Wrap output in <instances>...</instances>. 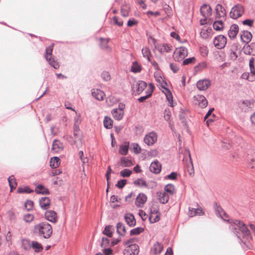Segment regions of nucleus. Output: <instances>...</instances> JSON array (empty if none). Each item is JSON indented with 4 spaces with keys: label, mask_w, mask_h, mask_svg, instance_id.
Wrapping results in <instances>:
<instances>
[{
    "label": "nucleus",
    "mask_w": 255,
    "mask_h": 255,
    "mask_svg": "<svg viewBox=\"0 0 255 255\" xmlns=\"http://www.w3.org/2000/svg\"><path fill=\"white\" fill-rule=\"evenodd\" d=\"M230 229L236 235L243 244L250 249L253 238L247 226L243 222L236 220L233 222Z\"/></svg>",
    "instance_id": "obj_1"
},
{
    "label": "nucleus",
    "mask_w": 255,
    "mask_h": 255,
    "mask_svg": "<svg viewBox=\"0 0 255 255\" xmlns=\"http://www.w3.org/2000/svg\"><path fill=\"white\" fill-rule=\"evenodd\" d=\"M34 232L40 237L49 239L52 234V228L50 224L46 222L40 223L34 226Z\"/></svg>",
    "instance_id": "obj_2"
},
{
    "label": "nucleus",
    "mask_w": 255,
    "mask_h": 255,
    "mask_svg": "<svg viewBox=\"0 0 255 255\" xmlns=\"http://www.w3.org/2000/svg\"><path fill=\"white\" fill-rule=\"evenodd\" d=\"M255 59L252 57L249 61V66L250 69V74L249 73L245 72L242 76V79H247L249 81H254L255 80V68L254 66Z\"/></svg>",
    "instance_id": "obj_3"
},
{
    "label": "nucleus",
    "mask_w": 255,
    "mask_h": 255,
    "mask_svg": "<svg viewBox=\"0 0 255 255\" xmlns=\"http://www.w3.org/2000/svg\"><path fill=\"white\" fill-rule=\"evenodd\" d=\"M53 44L47 47L45 52V58L48 62L49 64L54 69H58L59 67V63L54 60L52 57Z\"/></svg>",
    "instance_id": "obj_4"
},
{
    "label": "nucleus",
    "mask_w": 255,
    "mask_h": 255,
    "mask_svg": "<svg viewBox=\"0 0 255 255\" xmlns=\"http://www.w3.org/2000/svg\"><path fill=\"white\" fill-rule=\"evenodd\" d=\"M131 90L133 94L139 95L141 94L147 86V84L143 81H134L131 84Z\"/></svg>",
    "instance_id": "obj_5"
},
{
    "label": "nucleus",
    "mask_w": 255,
    "mask_h": 255,
    "mask_svg": "<svg viewBox=\"0 0 255 255\" xmlns=\"http://www.w3.org/2000/svg\"><path fill=\"white\" fill-rule=\"evenodd\" d=\"M245 12V8L241 4H237L234 5L231 9L230 12V17L236 19L242 16Z\"/></svg>",
    "instance_id": "obj_6"
},
{
    "label": "nucleus",
    "mask_w": 255,
    "mask_h": 255,
    "mask_svg": "<svg viewBox=\"0 0 255 255\" xmlns=\"http://www.w3.org/2000/svg\"><path fill=\"white\" fill-rule=\"evenodd\" d=\"M188 55L187 49L183 46L177 48L173 53V58L175 61H181Z\"/></svg>",
    "instance_id": "obj_7"
},
{
    "label": "nucleus",
    "mask_w": 255,
    "mask_h": 255,
    "mask_svg": "<svg viewBox=\"0 0 255 255\" xmlns=\"http://www.w3.org/2000/svg\"><path fill=\"white\" fill-rule=\"evenodd\" d=\"M213 43L217 49H221L225 47L227 43L226 37L223 35H219L214 38Z\"/></svg>",
    "instance_id": "obj_8"
},
{
    "label": "nucleus",
    "mask_w": 255,
    "mask_h": 255,
    "mask_svg": "<svg viewBox=\"0 0 255 255\" xmlns=\"http://www.w3.org/2000/svg\"><path fill=\"white\" fill-rule=\"evenodd\" d=\"M172 49V46L167 43H159L156 44L154 51H158L161 54H164L165 53L169 52Z\"/></svg>",
    "instance_id": "obj_9"
},
{
    "label": "nucleus",
    "mask_w": 255,
    "mask_h": 255,
    "mask_svg": "<svg viewBox=\"0 0 255 255\" xmlns=\"http://www.w3.org/2000/svg\"><path fill=\"white\" fill-rule=\"evenodd\" d=\"M157 139V135L154 132H150L144 137V142L148 146L152 145Z\"/></svg>",
    "instance_id": "obj_10"
},
{
    "label": "nucleus",
    "mask_w": 255,
    "mask_h": 255,
    "mask_svg": "<svg viewBox=\"0 0 255 255\" xmlns=\"http://www.w3.org/2000/svg\"><path fill=\"white\" fill-rule=\"evenodd\" d=\"M215 19H225L226 12L225 8L220 4H218L216 6Z\"/></svg>",
    "instance_id": "obj_11"
},
{
    "label": "nucleus",
    "mask_w": 255,
    "mask_h": 255,
    "mask_svg": "<svg viewBox=\"0 0 255 255\" xmlns=\"http://www.w3.org/2000/svg\"><path fill=\"white\" fill-rule=\"evenodd\" d=\"M74 137H72V141H70L72 145H75L77 148L82 147L83 144L82 135L80 133H74Z\"/></svg>",
    "instance_id": "obj_12"
},
{
    "label": "nucleus",
    "mask_w": 255,
    "mask_h": 255,
    "mask_svg": "<svg viewBox=\"0 0 255 255\" xmlns=\"http://www.w3.org/2000/svg\"><path fill=\"white\" fill-rule=\"evenodd\" d=\"M193 99L195 104H198V106L202 108H205L208 105V101L206 98L201 95H197L194 96Z\"/></svg>",
    "instance_id": "obj_13"
},
{
    "label": "nucleus",
    "mask_w": 255,
    "mask_h": 255,
    "mask_svg": "<svg viewBox=\"0 0 255 255\" xmlns=\"http://www.w3.org/2000/svg\"><path fill=\"white\" fill-rule=\"evenodd\" d=\"M214 209L215 210L216 214L218 216L221 217L225 221H230L227 214L225 212L223 209L217 204V203H215L214 204Z\"/></svg>",
    "instance_id": "obj_14"
},
{
    "label": "nucleus",
    "mask_w": 255,
    "mask_h": 255,
    "mask_svg": "<svg viewBox=\"0 0 255 255\" xmlns=\"http://www.w3.org/2000/svg\"><path fill=\"white\" fill-rule=\"evenodd\" d=\"M139 247L137 245H131L124 251V255H137L139 253Z\"/></svg>",
    "instance_id": "obj_15"
},
{
    "label": "nucleus",
    "mask_w": 255,
    "mask_h": 255,
    "mask_svg": "<svg viewBox=\"0 0 255 255\" xmlns=\"http://www.w3.org/2000/svg\"><path fill=\"white\" fill-rule=\"evenodd\" d=\"M211 81L208 79H202L198 81L197 83V87L200 91L206 90L210 86Z\"/></svg>",
    "instance_id": "obj_16"
},
{
    "label": "nucleus",
    "mask_w": 255,
    "mask_h": 255,
    "mask_svg": "<svg viewBox=\"0 0 255 255\" xmlns=\"http://www.w3.org/2000/svg\"><path fill=\"white\" fill-rule=\"evenodd\" d=\"M212 8L211 6L207 4H204L201 6L200 12L201 15L205 18H208L212 14Z\"/></svg>",
    "instance_id": "obj_17"
},
{
    "label": "nucleus",
    "mask_w": 255,
    "mask_h": 255,
    "mask_svg": "<svg viewBox=\"0 0 255 255\" xmlns=\"http://www.w3.org/2000/svg\"><path fill=\"white\" fill-rule=\"evenodd\" d=\"M157 199L162 204H165L169 201V195L163 191H158L156 193Z\"/></svg>",
    "instance_id": "obj_18"
},
{
    "label": "nucleus",
    "mask_w": 255,
    "mask_h": 255,
    "mask_svg": "<svg viewBox=\"0 0 255 255\" xmlns=\"http://www.w3.org/2000/svg\"><path fill=\"white\" fill-rule=\"evenodd\" d=\"M149 170L152 173L158 174L161 171V165L158 160H155L151 163Z\"/></svg>",
    "instance_id": "obj_19"
},
{
    "label": "nucleus",
    "mask_w": 255,
    "mask_h": 255,
    "mask_svg": "<svg viewBox=\"0 0 255 255\" xmlns=\"http://www.w3.org/2000/svg\"><path fill=\"white\" fill-rule=\"evenodd\" d=\"M46 219L52 223H56L57 220V214L54 211H47L45 213Z\"/></svg>",
    "instance_id": "obj_20"
},
{
    "label": "nucleus",
    "mask_w": 255,
    "mask_h": 255,
    "mask_svg": "<svg viewBox=\"0 0 255 255\" xmlns=\"http://www.w3.org/2000/svg\"><path fill=\"white\" fill-rule=\"evenodd\" d=\"M255 101L253 99L249 100H244L242 102L240 108L245 111L249 109H252L254 105Z\"/></svg>",
    "instance_id": "obj_21"
},
{
    "label": "nucleus",
    "mask_w": 255,
    "mask_h": 255,
    "mask_svg": "<svg viewBox=\"0 0 255 255\" xmlns=\"http://www.w3.org/2000/svg\"><path fill=\"white\" fill-rule=\"evenodd\" d=\"M147 200L146 196L143 193H139L136 198L135 204L138 207H142Z\"/></svg>",
    "instance_id": "obj_22"
},
{
    "label": "nucleus",
    "mask_w": 255,
    "mask_h": 255,
    "mask_svg": "<svg viewBox=\"0 0 255 255\" xmlns=\"http://www.w3.org/2000/svg\"><path fill=\"white\" fill-rule=\"evenodd\" d=\"M160 219V214L158 213L157 210H151L149 217V220L151 223H154L158 221Z\"/></svg>",
    "instance_id": "obj_23"
},
{
    "label": "nucleus",
    "mask_w": 255,
    "mask_h": 255,
    "mask_svg": "<svg viewBox=\"0 0 255 255\" xmlns=\"http://www.w3.org/2000/svg\"><path fill=\"white\" fill-rule=\"evenodd\" d=\"M239 32V26L237 24H233L228 31V35L231 39H234Z\"/></svg>",
    "instance_id": "obj_24"
},
{
    "label": "nucleus",
    "mask_w": 255,
    "mask_h": 255,
    "mask_svg": "<svg viewBox=\"0 0 255 255\" xmlns=\"http://www.w3.org/2000/svg\"><path fill=\"white\" fill-rule=\"evenodd\" d=\"M252 38V34L248 31H244L241 34V39L243 43L246 44L250 42Z\"/></svg>",
    "instance_id": "obj_25"
},
{
    "label": "nucleus",
    "mask_w": 255,
    "mask_h": 255,
    "mask_svg": "<svg viewBox=\"0 0 255 255\" xmlns=\"http://www.w3.org/2000/svg\"><path fill=\"white\" fill-rule=\"evenodd\" d=\"M40 207L43 210L48 209L50 205V200L48 197H42L39 200Z\"/></svg>",
    "instance_id": "obj_26"
},
{
    "label": "nucleus",
    "mask_w": 255,
    "mask_h": 255,
    "mask_svg": "<svg viewBox=\"0 0 255 255\" xmlns=\"http://www.w3.org/2000/svg\"><path fill=\"white\" fill-rule=\"evenodd\" d=\"M125 219L127 224L130 227H132L135 225L136 221L134 216L132 214H126L125 215Z\"/></svg>",
    "instance_id": "obj_27"
},
{
    "label": "nucleus",
    "mask_w": 255,
    "mask_h": 255,
    "mask_svg": "<svg viewBox=\"0 0 255 255\" xmlns=\"http://www.w3.org/2000/svg\"><path fill=\"white\" fill-rule=\"evenodd\" d=\"M92 95L99 101L103 100L105 96V93L99 89H93L92 90Z\"/></svg>",
    "instance_id": "obj_28"
},
{
    "label": "nucleus",
    "mask_w": 255,
    "mask_h": 255,
    "mask_svg": "<svg viewBox=\"0 0 255 255\" xmlns=\"http://www.w3.org/2000/svg\"><path fill=\"white\" fill-rule=\"evenodd\" d=\"M224 19H216L213 24L214 29L216 31L222 30L224 28Z\"/></svg>",
    "instance_id": "obj_29"
},
{
    "label": "nucleus",
    "mask_w": 255,
    "mask_h": 255,
    "mask_svg": "<svg viewBox=\"0 0 255 255\" xmlns=\"http://www.w3.org/2000/svg\"><path fill=\"white\" fill-rule=\"evenodd\" d=\"M112 114L114 118L117 121L121 120L124 115V112L118 110L117 109H114L112 111Z\"/></svg>",
    "instance_id": "obj_30"
},
{
    "label": "nucleus",
    "mask_w": 255,
    "mask_h": 255,
    "mask_svg": "<svg viewBox=\"0 0 255 255\" xmlns=\"http://www.w3.org/2000/svg\"><path fill=\"white\" fill-rule=\"evenodd\" d=\"M189 215L190 217H193L196 215L201 216L204 214V212L202 209L189 208Z\"/></svg>",
    "instance_id": "obj_31"
},
{
    "label": "nucleus",
    "mask_w": 255,
    "mask_h": 255,
    "mask_svg": "<svg viewBox=\"0 0 255 255\" xmlns=\"http://www.w3.org/2000/svg\"><path fill=\"white\" fill-rule=\"evenodd\" d=\"M31 249H32L35 253H40L43 249L41 244L34 241H32L31 244Z\"/></svg>",
    "instance_id": "obj_32"
},
{
    "label": "nucleus",
    "mask_w": 255,
    "mask_h": 255,
    "mask_svg": "<svg viewBox=\"0 0 255 255\" xmlns=\"http://www.w3.org/2000/svg\"><path fill=\"white\" fill-rule=\"evenodd\" d=\"M129 142H125L120 146L119 153L123 155L127 154L128 151Z\"/></svg>",
    "instance_id": "obj_33"
},
{
    "label": "nucleus",
    "mask_w": 255,
    "mask_h": 255,
    "mask_svg": "<svg viewBox=\"0 0 255 255\" xmlns=\"http://www.w3.org/2000/svg\"><path fill=\"white\" fill-rule=\"evenodd\" d=\"M99 40L100 41V46L101 49L107 50H110V48L108 46V43L109 41V38H100Z\"/></svg>",
    "instance_id": "obj_34"
},
{
    "label": "nucleus",
    "mask_w": 255,
    "mask_h": 255,
    "mask_svg": "<svg viewBox=\"0 0 255 255\" xmlns=\"http://www.w3.org/2000/svg\"><path fill=\"white\" fill-rule=\"evenodd\" d=\"M117 232L120 236H125L126 230V227L123 223L119 222L117 224Z\"/></svg>",
    "instance_id": "obj_35"
},
{
    "label": "nucleus",
    "mask_w": 255,
    "mask_h": 255,
    "mask_svg": "<svg viewBox=\"0 0 255 255\" xmlns=\"http://www.w3.org/2000/svg\"><path fill=\"white\" fill-rule=\"evenodd\" d=\"M163 247L161 244L158 242L154 244L152 252L154 255H157L160 254L163 250Z\"/></svg>",
    "instance_id": "obj_36"
},
{
    "label": "nucleus",
    "mask_w": 255,
    "mask_h": 255,
    "mask_svg": "<svg viewBox=\"0 0 255 255\" xmlns=\"http://www.w3.org/2000/svg\"><path fill=\"white\" fill-rule=\"evenodd\" d=\"M142 56L146 58L148 62H151V53L150 49L147 47H144L141 50Z\"/></svg>",
    "instance_id": "obj_37"
},
{
    "label": "nucleus",
    "mask_w": 255,
    "mask_h": 255,
    "mask_svg": "<svg viewBox=\"0 0 255 255\" xmlns=\"http://www.w3.org/2000/svg\"><path fill=\"white\" fill-rule=\"evenodd\" d=\"M62 148V144L59 140L55 139L53 142L52 150L55 152H58Z\"/></svg>",
    "instance_id": "obj_38"
},
{
    "label": "nucleus",
    "mask_w": 255,
    "mask_h": 255,
    "mask_svg": "<svg viewBox=\"0 0 255 255\" xmlns=\"http://www.w3.org/2000/svg\"><path fill=\"white\" fill-rule=\"evenodd\" d=\"M175 191L174 186L171 184H168L165 186L164 187V192H166L169 196L173 195Z\"/></svg>",
    "instance_id": "obj_39"
},
{
    "label": "nucleus",
    "mask_w": 255,
    "mask_h": 255,
    "mask_svg": "<svg viewBox=\"0 0 255 255\" xmlns=\"http://www.w3.org/2000/svg\"><path fill=\"white\" fill-rule=\"evenodd\" d=\"M35 191L37 194H48L49 190L47 188L45 187L42 185H38L35 189Z\"/></svg>",
    "instance_id": "obj_40"
},
{
    "label": "nucleus",
    "mask_w": 255,
    "mask_h": 255,
    "mask_svg": "<svg viewBox=\"0 0 255 255\" xmlns=\"http://www.w3.org/2000/svg\"><path fill=\"white\" fill-rule=\"evenodd\" d=\"M187 154L189 157V162L187 164L186 168L189 174L190 175H191L192 174H194V169L192 161L191 158L190 153H189V151H188Z\"/></svg>",
    "instance_id": "obj_41"
},
{
    "label": "nucleus",
    "mask_w": 255,
    "mask_h": 255,
    "mask_svg": "<svg viewBox=\"0 0 255 255\" xmlns=\"http://www.w3.org/2000/svg\"><path fill=\"white\" fill-rule=\"evenodd\" d=\"M104 126L106 128L110 129L113 127V121L111 118L106 116L103 121Z\"/></svg>",
    "instance_id": "obj_42"
},
{
    "label": "nucleus",
    "mask_w": 255,
    "mask_h": 255,
    "mask_svg": "<svg viewBox=\"0 0 255 255\" xmlns=\"http://www.w3.org/2000/svg\"><path fill=\"white\" fill-rule=\"evenodd\" d=\"M164 94L166 96V99L169 102L170 106H173V97L171 92L167 88H164Z\"/></svg>",
    "instance_id": "obj_43"
},
{
    "label": "nucleus",
    "mask_w": 255,
    "mask_h": 255,
    "mask_svg": "<svg viewBox=\"0 0 255 255\" xmlns=\"http://www.w3.org/2000/svg\"><path fill=\"white\" fill-rule=\"evenodd\" d=\"M60 164V160L58 157H53L50 161V165L52 168H56Z\"/></svg>",
    "instance_id": "obj_44"
},
{
    "label": "nucleus",
    "mask_w": 255,
    "mask_h": 255,
    "mask_svg": "<svg viewBox=\"0 0 255 255\" xmlns=\"http://www.w3.org/2000/svg\"><path fill=\"white\" fill-rule=\"evenodd\" d=\"M114 231V229L112 226H107L105 227L103 233L109 237H111L113 235Z\"/></svg>",
    "instance_id": "obj_45"
},
{
    "label": "nucleus",
    "mask_w": 255,
    "mask_h": 255,
    "mask_svg": "<svg viewBox=\"0 0 255 255\" xmlns=\"http://www.w3.org/2000/svg\"><path fill=\"white\" fill-rule=\"evenodd\" d=\"M150 86L152 89L153 88V86H152V85L151 84H150ZM152 92H153V89L148 90L146 91V95L144 96H142V97H140L139 99H138V101L139 102H144L145 100H146L147 98H148L152 95Z\"/></svg>",
    "instance_id": "obj_46"
},
{
    "label": "nucleus",
    "mask_w": 255,
    "mask_h": 255,
    "mask_svg": "<svg viewBox=\"0 0 255 255\" xmlns=\"http://www.w3.org/2000/svg\"><path fill=\"white\" fill-rule=\"evenodd\" d=\"M212 30L211 28L207 29H202L200 32V36L204 39L207 38L211 34Z\"/></svg>",
    "instance_id": "obj_47"
},
{
    "label": "nucleus",
    "mask_w": 255,
    "mask_h": 255,
    "mask_svg": "<svg viewBox=\"0 0 255 255\" xmlns=\"http://www.w3.org/2000/svg\"><path fill=\"white\" fill-rule=\"evenodd\" d=\"M121 161L123 167H130L132 164L131 160L126 157H122Z\"/></svg>",
    "instance_id": "obj_48"
},
{
    "label": "nucleus",
    "mask_w": 255,
    "mask_h": 255,
    "mask_svg": "<svg viewBox=\"0 0 255 255\" xmlns=\"http://www.w3.org/2000/svg\"><path fill=\"white\" fill-rule=\"evenodd\" d=\"M141 70L140 66L136 61L132 62V66L131 67V71L133 73H138L140 72Z\"/></svg>",
    "instance_id": "obj_49"
},
{
    "label": "nucleus",
    "mask_w": 255,
    "mask_h": 255,
    "mask_svg": "<svg viewBox=\"0 0 255 255\" xmlns=\"http://www.w3.org/2000/svg\"><path fill=\"white\" fill-rule=\"evenodd\" d=\"M22 247L25 250H28L31 249V244L32 241L29 240L22 239L21 241Z\"/></svg>",
    "instance_id": "obj_50"
},
{
    "label": "nucleus",
    "mask_w": 255,
    "mask_h": 255,
    "mask_svg": "<svg viewBox=\"0 0 255 255\" xmlns=\"http://www.w3.org/2000/svg\"><path fill=\"white\" fill-rule=\"evenodd\" d=\"M8 181L11 190L15 188L17 185V183L13 175L8 177Z\"/></svg>",
    "instance_id": "obj_51"
},
{
    "label": "nucleus",
    "mask_w": 255,
    "mask_h": 255,
    "mask_svg": "<svg viewBox=\"0 0 255 255\" xmlns=\"http://www.w3.org/2000/svg\"><path fill=\"white\" fill-rule=\"evenodd\" d=\"M129 6L127 5L123 6L121 8V13L122 16L127 17L129 15Z\"/></svg>",
    "instance_id": "obj_52"
},
{
    "label": "nucleus",
    "mask_w": 255,
    "mask_h": 255,
    "mask_svg": "<svg viewBox=\"0 0 255 255\" xmlns=\"http://www.w3.org/2000/svg\"><path fill=\"white\" fill-rule=\"evenodd\" d=\"M132 173V171L128 169H124L120 172L121 175L123 177H129Z\"/></svg>",
    "instance_id": "obj_53"
},
{
    "label": "nucleus",
    "mask_w": 255,
    "mask_h": 255,
    "mask_svg": "<svg viewBox=\"0 0 255 255\" xmlns=\"http://www.w3.org/2000/svg\"><path fill=\"white\" fill-rule=\"evenodd\" d=\"M134 184L138 186L145 187L146 182L142 179H137L134 181Z\"/></svg>",
    "instance_id": "obj_54"
},
{
    "label": "nucleus",
    "mask_w": 255,
    "mask_h": 255,
    "mask_svg": "<svg viewBox=\"0 0 255 255\" xmlns=\"http://www.w3.org/2000/svg\"><path fill=\"white\" fill-rule=\"evenodd\" d=\"M143 231V228L137 227L132 229L130 232V235H137L139 234Z\"/></svg>",
    "instance_id": "obj_55"
},
{
    "label": "nucleus",
    "mask_w": 255,
    "mask_h": 255,
    "mask_svg": "<svg viewBox=\"0 0 255 255\" xmlns=\"http://www.w3.org/2000/svg\"><path fill=\"white\" fill-rule=\"evenodd\" d=\"M131 245H136L135 244L134 239H130L123 243V245L124 246L125 249L127 248V247L128 246H131Z\"/></svg>",
    "instance_id": "obj_56"
},
{
    "label": "nucleus",
    "mask_w": 255,
    "mask_h": 255,
    "mask_svg": "<svg viewBox=\"0 0 255 255\" xmlns=\"http://www.w3.org/2000/svg\"><path fill=\"white\" fill-rule=\"evenodd\" d=\"M33 192V190L30 189L28 187H25L23 188H18L17 189V192L19 193H30Z\"/></svg>",
    "instance_id": "obj_57"
},
{
    "label": "nucleus",
    "mask_w": 255,
    "mask_h": 255,
    "mask_svg": "<svg viewBox=\"0 0 255 255\" xmlns=\"http://www.w3.org/2000/svg\"><path fill=\"white\" fill-rule=\"evenodd\" d=\"M34 216L31 214H26L23 216V220L25 222L29 223L33 221Z\"/></svg>",
    "instance_id": "obj_58"
},
{
    "label": "nucleus",
    "mask_w": 255,
    "mask_h": 255,
    "mask_svg": "<svg viewBox=\"0 0 255 255\" xmlns=\"http://www.w3.org/2000/svg\"><path fill=\"white\" fill-rule=\"evenodd\" d=\"M102 78L103 80L105 81H109L111 80V75L108 72L104 71L101 75Z\"/></svg>",
    "instance_id": "obj_59"
},
{
    "label": "nucleus",
    "mask_w": 255,
    "mask_h": 255,
    "mask_svg": "<svg viewBox=\"0 0 255 255\" xmlns=\"http://www.w3.org/2000/svg\"><path fill=\"white\" fill-rule=\"evenodd\" d=\"M195 60L196 59L194 57L185 59L183 61V65H186L189 64L194 63Z\"/></svg>",
    "instance_id": "obj_60"
},
{
    "label": "nucleus",
    "mask_w": 255,
    "mask_h": 255,
    "mask_svg": "<svg viewBox=\"0 0 255 255\" xmlns=\"http://www.w3.org/2000/svg\"><path fill=\"white\" fill-rule=\"evenodd\" d=\"M127 180L126 179H121L118 181L116 186L120 189H122L126 184Z\"/></svg>",
    "instance_id": "obj_61"
},
{
    "label": "nucleus",
    "mask_w": 255,
    "mask_h": 255,
    "mask_svg": "<svg viewBox=\"0 0 255 255\" xmlns=\"http://www.w3.org/2000/svg\"><path fill=\"white\" fill-rule=\"evenodd\" d=\"M133 152L136 154L139 153L141 151V148L139 145L136 143L132 144Z\"/></svg>",
    "instance_id": "obj_62"
},
{
    "label": "nucleus",
    "mask_w": 255,
    "mask_h": 255,
    "mask_svg": "<svg viewBox=\"0 0 255 255\" xmlns=\"http://www.w3.org/2000/svg\"><path fill=\"white\" fill-rule=\"evenodd\" d=\"M113 22H114V24H115L119 26H121L123 25V21L120 18L118 17L117 16H115L113 17Z\"/></svg>",
    "instance_id": "obj_63"
},
{
    "label": "nucleus",
    "mask_w": 255,
    "mask_h": 255,
    "mask_svg": "<svg viewBox=\"0 0 255 255\" xmlns=\"http://www.w3.org/2000/svg\"><path fill=\"white\" fill-rule=\"evenodd\" d=\"M109 245V240L107 238L103 237L102 240L101 246L103 248H106Z\"/></svg>",
    "instance_id": "obj_64"
}]
</instances>
